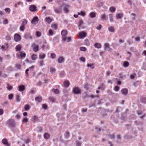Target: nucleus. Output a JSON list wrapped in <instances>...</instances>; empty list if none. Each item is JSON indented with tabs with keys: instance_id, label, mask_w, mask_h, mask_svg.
<instances>
[{
	"instance_id": "obj_1",
	"label": "nucleus",
	"mask_w": 146,
	"mask_h": 146,
	"mask_svg": "<svg viewBox=\"0 0 146 146\" xmlns=\"http://www.w3.org/2000/svg\"><path fill=\"white\" fill-rule=\"evenodd\" d=\"M7 123L10 127H14L15 125V123L14 120L9 119L7 121Z\"/></svg>"
},
{
	"instance_id": "obj_2",
	"label": "nucleus",
	"mask_w": 146,
	"mask_h": 146,
	"mask_svg": "<svg viewBox=\"0 0 146 146\" xmlns=\"http://www.w3.org/2000/svg\"><path fill=\"white\" fill-rule=\"evenodd\" d=\"M62 35L63 36L62 38V40L65 41L66 39V36H65L67 34V31L66 30H63L61 32Z\"/></svg>"
},
{
	"instance_id": "obj_3",
	"label": "nucleus",
	"mask_w": 146,
	"mask_h": 146,
	"mask_svg": "<svg viewBox=\"0 0 146 146\" xmlns=\"http://www.w3.org/2000/svg\"><path fill=\"white\" fill-rule=\"evenodd\" d=\"M54 10V12L57 14L61 13L62 12V7L61 6L55 8Z\"/></svg>"
},
{
	"instance_id": "obj_4",
	"label": "nucleus",
	"mask_w": 146,
	"mask_h": 146,
	"mask_svg": "<svg viewBox=\"0 0 146 146\" xmlns=\"http://www.w3.org/2000/svg\"><path fill=\"white\" fill-rule=\"evenodd\" d=\"M31 47H32L33 50L35 52H36L38 50V45H36L35 43L32 44Z\"/></svg>"
},
{
	"instance_id": "obj_5",
	"label": "nucleus",
	"mask_w": 146,
	"mask_h": 146,
	"mask_svg": "<svg viewBox=\"0 0 146 146\" xmlns=\"http://www.w3.org/2000/svg\"><path fill=\"white\" fill-rule=\"evenodd\" d=\"M73 92L75 94H80V90L78 87L74 88L73 89Z\"/></svg>"
},
{
	"instance_id": "obj_6",
	"label": "nucleus",
	"mask_w": 146,
	"mask_h": 146,
	"mask_svg": "<svg viewBox=\"0 0 146 146\" xmlns=\"http://www.w3.org/2000/svg\"><path fill=\"white\" fill-rule=\"evenodd\" d=\"M63 6L64 11L65 13H68L69 12V8H70V6L66 4H64Z\"/></svg>"
},
{
	"instance_id": "obj_7",
	"label": "nucleus",
	"mask_w": 146,
	"mask_h": 146,
	"mask_svg": "<svg viewBox=\"0 0 146 146\" xmlns=\"http://www.w3.org/2000/svg\"><path fill=\"white\" fill-rule=\"evenodd\" d=\"M38 21V18L37 17H35L31 21V23L34 25L37 24Z\"/></svg>"
},
{
	"instance_id": "obj_8",
	"label": "nucleus",
	"mask_w": 146,
	"mask_h": 146,
	"mask_svg": "<svg viewBox=\"0 0 146 146\" xmlns=\"http://www.w3.org/2000/svg\"><path fill=\"white\" fill-rule=\"evenodd\" d=\"M84 22L82 19H81L79 21L78 23V26L79 29H80V28H84L85 27L82 25Z\"/></svg>"
},
{
	"instance_id": "obj_9",
	"label": "nucleus",
	"mask_w": 146,
	"mask_h": 146,
	"mask_svg": "<svg viewBox=\"0 0 146 146\" xmlns=\"http://www.w3.org/2000/svg\"><path fill=\"white\" fill-rule=\"evenodd\" d=\"M14 39L15 41L17 42L21 39V36L18 34H15L14 35Z\"/></svg>"
},
{
	"instance_id": "obj_10",
	"label": "nucleus",
	"mask_w": 146,
	"mask_h": 146,
	"mask_svg": "<svg viewBox=\"0 0 146 146\" xmlns=\"http://www.w3.org/2000/svg\"><path fill=\"white\" fill-rule=\"evenodd\" d=\"M104 49L108 51L110 50L111 49L110 47V45L108 43H105L104 44Z\"/></svg>"
},
{
	"instance_id": "obj_11",
	"label": "nucleus",
	"mask_w": 146,
	"mask_h": 146,
	"mask_svg": "<svg viewBox=\"0 0 146 146\" xmlns=\"http://www.w3.org/2000/svg\"><path fill=\"white\" fill-rule=\"evenodd\" d=\"M36 7L34 5H31L29 7V10L31 11L34 12L36 10Z\"/></svg>"
},
{
	"instance_id": "obj_12",
	"label": "nucleus",
	"mask_w": 146,
	"mask_h": 146,
	"mask_svg": "<svg viewBox=\"0 0 146 146\" xmlns=\"http://www.w3.org/2000/svg\"><path fill=\"white\" fill-rule=\"evenodd\" d=\"M79 36L81 38H83L86 36V33L83 32H81L79 33Z\"/></svg>"
},
{
	"instance_id": "obj_13",
	"label": "nucleus",
	"mask_w": 146,
	"mask_h": 146,
	"mask_svg": "<svg viewBox=\"0 0 146 146\" xmlns=\"http://www.w3.org/2000/svg\"><path fill=\"white\" fill-rule=\"evenodd\" d=\"M100 17L101 20L103 21H107L108 19V17H107L106 15L105 14L101 15Z\"/></svg>"
},
{
	"instance_id": "obj_14",
	"label": "nucleus",
	"mask_w": 146,
	"mask_h": 146,
	"mask_svg": "<svg viewBox=\"0 0 146 146\" xmlns=\"http://www.w3.org/2000/svg\"><path fill=\"white\" fill-rule=\"evenodd\" d=\"M31 120L33 123H35L36 121H39L38 118L36 115H34L31 119Z\"/></svg>"
},
{
	"instance_id": "obj_15",
	"label": "nucleus",
	"mask_w": 146,
	"mask_h": 146,
	"mask_svg": "<svg viewBox=\"0 0 146 146\" xmlns=\"http://www.w3.org/2000/svg\"><path fill=\"white\" fill-rule=\"evenodd\" d=\"M18 90L19 91L22 92L24 91L25 89V88L23 85H19L18 86Z\"/></svg>"
},
{
	"instance_id": "obj_16",
	"label": "nucleus",
	"mask_w": 146,
	"mask_h": 146,
	"mask_svg": "<svg viewBox=\"0 0 146 146\" xmlns=\"http://www.w3.org/2000/svg\"><path fill=\"white\" fill-rule=\"evenodd\" d=\"M121 92L122 94L126 95L128 93V90L126 88H123L121 90Z\"/></svg>"
},
{
	"instance_id": "obj_17",
	"label": "nucleus",
	"mask_w": 146,
	"mask_h": 146,
	"mask_svg": "<svg viewBox=\"0 0 146 146\" xmlns=\"http://www.w3.org/2000/svg\"><path fill=\"white\" fill-rule=\"evenodd\" d=\"M64 59L62 56L60 57L58 59V63H61L64 61Z\"/></svg>"
},
{
	"instance_id": "obj_18",
	"label": "nucleus",
	"mask_w": 146,
	"mask_h": 146,
	"mask_svg": "<svg viewBox=\"0 0 146 146\" xmlns=\"http://www.w3.org/2000/svg\"><path fill=\"white\" fill-rule=\"evenodd\" d=\"M45 21L48 24H50L52 21H53L52 19H51L50 17H46L45 19Z\"/></svg>"
},
{
	"instance_id": "obj_19",
	"label": "nucleus",
	"mask_w": 146,
	"mask_h": 146,
	"mask_svg": "<svg viewBox=\"0 0 146 146\" xmlns=\"http://www.w3.org/2000/svg\"><path fill=\"white\" fill-rule=\"evenodd\" d=\"M25 37L26 39H32V37L29 34H26L25 35Z\"/></svg>"
},
{
	"instance_id": "obj_20",
	"label": "nucleus",
	"mask_w": 146,
	"mask_h": 146,
	"mask_svg": "<svg viewBox=\"0 0 146 146\" xmlns=\"http://www.w3.org/2000/svg\"><path fill=\"white\" fill-rule=\"evenodd\" d=\"M41 48L43 50H44V49H49L50 48V46L48 44H46V45H43L42 46Z\"/></svg>"
},
{
	"instance_id": "obj_21",
	"label": "nucleus",
	"mask_w": 146,
	"mask_h": 146,
	"mask_svg": "<svg viewBox=\"0 0 146 146\" xmlns=\"http://www.w3.org/2000/svg\"><path fill=\"white\" fill-rule=\"evenodd\" d=\"M44 137L45 139H48L50 137V135L48 133H45L44 134Z\"/></svg>"
},
{
	"instance_id": "obj_22",
	"label": "nucleus",
	"mask_w": 146,
	"mask_h": 146,
	"mask_svg": "<svg viewBox=\"0 0 146 146\" xmlns=\"http://www.w3.org/2000/svg\"><path fill=\"white\" fill-rule=\"evenodd\" d=\"M123 14L122 13H119V14H117L116 15V18L117 19H121L123 17Z\"/></svg>"
},
{
	"instance_id": "obj_23",
	"label": "nucleus",
	"mask_w": 146,
	"mask_h": 146,
	"mask_svg": "<svg viewBox=\"0 0 146 146\" xmlns=\"http://www.w3.org/2000/svg\"><path fill=\"white\" fill-rule=\"evenodd\" d=\"M21 46L20 44L17 45L16 47V50L17 51H20L21 50Z\"/></svg>"
},
{
	"instance_id": "obj_24",
	"label": "nucleus",
	"mask_w": 146,
	"mask_h": 146,
	"mask_svg": "<svg viewBox=\"0 0 146 146\" xmlns=\"http://www.w3.org/2000/svg\"><path fill=\"white\" fill-rule=\"evenodd\" d=\"M90 17L92 18H94L96 16V13L92 12L90 14Z\"/></svg>"
},
{
	"instance_id": "obj_25",
	"label": "nucleus",
	"mask_w": 146,
	"mask_h": 146,
	"mask_svg": "<svg viewBox=\"0 0 146 146\" xmlns=\"http://www.w3.org/2000/svg\"><path fill=\"white\" fill-rule=\"evenodd\" d=\"M94 46L95 47L99 48H101L102 46L101 44L98 43H96Z\"/></svg>"
},
{
	"instance_id": "obj_26",
	"label": "nucleus",
	"mask_w": 146,
	"mask_h": 146,
	"mask_svg": "<svg viewBox=\"0 0 146 146\" xmlns=\"http://www.w3.org/2000/svg\"><path fill=\"white\" fill-rule=\"evenodd\" d=\"M2 143L4 145H6L8 143V142L6 139L4 138L2 140Z\"/></svg>"
},
{
	"instance_id": "obj_27",
	"label": "nucleus",
	"mask_w": 146,
	"mask_h": 146,
	"mask_svg": "<svg viewBox=\"0 0 146 146\" xmlns=\"http://www.w3.org/2000/svg\"><path fill=\"white\" fill-rule=\"evenodd\" d=\"M35 100L38 102H40L42 100V98L41 97H37L35 98Z\"/></svg>"
},
{
	"instance_id": "obj_28",
	"label": "nucleus",
	"mask_w": 146,
	"mask_h": 146,
	"mask_svg": "<svg viewBox=\"0 0 146 146\" xmlns=\"http://www.w3.org/2000/svg\"><path fill=\"white\" fill-rule=\"evenodd\" d=\"M88 97H90L89 96L88 94L86 92H84L83 94L82 98L83 99Z\"/></svg>"
},
{
	"instance_id": "obj_29",
	"label": "nucleus",
	"mask_w": 146,
	"mask_h": 146,
	"mask_svg": "<svg viewBox=\"0 0 146 146\" xmlns=\"http://www.w3.org/2000/svg\"><path fill=\"white\" fill-rule=\"evenodd\" d=\"M105 88V85L103 84H102L100 85V87L98 88V89L104 90Z\"/></svg>"
},
{
	"instance_id": "obj_30",
	"label": "nucleus",
	"mask_w": 146,
	"mask_h": 146,
	"mask_svg": "<svg viewBox=\"0 0 146 146\" xmlns=\"http://www.w3.org/2000/svg\"><path fill=\"white\" fill-rule=\"evenodd\" d=\"M109 31L111 32H113L115 31L114 27L112 26H110L108 28Z\"/></svg>"
},
{
	"instance_id": "obj_31",
	"label": "nucleus",
	"mask_w": 146,
	"mask_h": 146,
	"mask_svg": "<svg viewBox=\"0 0 146 146\" xmlns=\"http://www.w3.org/2000/svg\"><path fill=\"white\" fill-rule=\"evenodd\" d=\"M50 72L51 73H54L56 72V70L54 68L52 67H50Z\"/></svg>"
},
{
	"instance_id": "obj_32",
	"label": "nucleus",
	"mask_w": 146,
	"mask_h": 146,
	"mask_svg": "<svg viewBox=\"0 0 146 146\" xmlns=\"http://www.w3.org/2000/svg\"><path fill=\"white\" fill-rule=\"evenodd\" d=\"M16 100L17 102H19L20 101L21 99L20 98V96L18 95H17L16 96Z\"/></svg>"
},
{
	"instance_id": "obj_33",
	"label": "nucleus",
	"mask_w": 146,
	"mask_h": 146,
	"mask_svg": "<svg viewBox=\"0 0 146 146\" xmlns=\"http://www.w3.org/2000/svg\"><path fill=\"white\" fill-rule=\"evenodd\" d=\"M70 83L69 81H66L64 82V85L65 87H67L69 86Z\"/></svg>"
},
{
	"instance_id": "obj_34",
	"label": "nucleus",
	"mask_w": 146,
	"mask_h": 146,
	"mask_svg": "<svg viewBox=\"0 0 146 146\" xmlns=\"http://www.w3.org/2000/svg\"><path fill=\"white\" fill-rule=\"evenodd\" d=\"M27 23V21L26 19H23L22 22V25L25 26Z\"/></svg>"
},
{
	"instance_id": "obj_35",
	"label": "nucleus",
	"mask_w": 146,
	"mask_h": 146,
	"mask_svg": "<svg viewBox=\"0 0 146 146\" xmlns=\"http://www.w3.org/2000/svg\"><path fill=\"white\" fill-rule=\"evenodd\" d=\"M20 56L21 58H25L26 56V54L25 53H23L22 52H20Z\"/></svg>"
},
{
	"instance_id": "obj_36",
	"label": "nucleus",
	"mask_w": 146,
	"mask_h": 146,
	"mask_svg": "<svg viewBox=\"0 0 146 146\" xmlns=\"http://www.w3.org/2000/svg\"><path fill=\"white\" fill-rule=\"evenodd\" d=\"M109 16L110 21L111 22H113V14H110L109 15Z\"/></svg>"
},
{
	"instance_id": "obj_37",
	"label": "nucleus",
	"mask_w": 146,
	"mask_h": 146,
	"mask_svg": "<svg viewBox=\"0 0 146 146\" xmlns=\"http://www.w3.org/2000/svg\"><path fill=\"white\" fill-rule=\"evenodd\" d=\"M30 107L28 105H26L25 107V110L26 111H28L30 109Z\"/></svg>"
},
{
	"instance_id": "obj_38",
	"label": "nucleus",
	"mask_w": 146,
	"mask_h": 146,
	"mask_svg": "<svg viewBox=\"0 0 146 146\" xmlns=\"http://www.w3.org/2000/svg\"><path fill=\"white\" fill-rule=\"evenodd\" d=\"M84 44L87 46H88L90 45L89 42L88 40L86 39L84 41Z\"/></svg>"
},
{
	"instance_id": "obj_39",
	"label": "nucleus",
	"mask_w": 146,
	"mask_h": 146,
	"mask_svg": "<svg viewBox=\"0 0 146 146\" xmlns=\"http://www.w3.org/2000/svg\"><path fill=\"white\" fill-rule=\"evenodd\" d=\"M52 91L56 94H58L59 93V90L57 89H54L53 88L52 89Z\"/></svg>"
},
{
	"instance_id": "obj_40",
	"label": "nucleus",
	"mask_w": 146,
	"mask_h": 146,
	"mask_svg": "<svg viewBox=\"0 0 146 146\" xmlns=\"http://www.w3.org/2000/svg\"><path fill=\"white\" fill-rule=\"evenodd\" d=\"M31 58L32 60H35L36 58V55L34 54H33L31 56Z\"/></svg>"
},
{
	"instance_id": "obj_41",
	"label": "nucleus",
	"mask_w": 146,
	"mask_h": 146,
	"mask_svg": "<svg viewBox=\"0 0 146 146\" xmlns=\"http://www.w3.org/2000/svg\"><path fill=\"white\" fill-rule=\"evenodd\" d=\"M131 15L132 16V19L133 21H134L135 19V17L136 14L135 13H132L131 14Z\"/></svg>"
},
{
	"instance_id": "obj_42",
	"label": "nucleus",
	"mask_w": 146,
	"mask_h": 146,
	"mask_svg": "<svg viewBox=\"0 0 146 146\" xmlns=\"http://www.w3.org/2000/svg\"><path fill=\"white\" fill-rule=\"evenodd\" d=\"M7 89L9 90H11L13 88L12 86L11 85H10L9 84H7Z\"/></svg>"
},
{
	"instance_id": "obj_43",
	"label": "nucleus",
	"mask_w": 146,
	"mask_h": 146,
	"mask_svg": "<svg viewBox=\"0 0 146 146\" xmlns=\"http://www.w3.org/2000/svg\"><path fill=\"white\" fill-rule=\"evenodd\" d=\"M80 50L82 51H86V48L84 47H80Z\"/></svg>"
},
{
	"instance_id": "obj_44",
	"label": "nucleus",
	"mask_w": 146,
	"mask_h": 146,
	"mask_svg": "<svg viewBox=\"0 0 146 146\" xmlns=\"http://www.w3.org/2000/svg\"><path fill=\"white\" fill-rule=\"evenodd\" d=\"M110 11L111 12H114L115 11V8L113 7H111L110 9Z\"/></svg>"
},
{
	"instance_id": "obj_45",
	"label": "nucleus",
	"mask_w": 146,
	"mask_h": 146,
	"mask_svg": "<svg viewBox=\"0 0 146 146\" xmlns=\"http://www.w3.org/2000/svg\"><path fill=\"white\" fill-rule=\"evenodd\" d=\"M44 61L43 60H40L38 62V64L40 66H42L44 65Z\"/></svg>"
},
{
	"instance_id": "obj_46",
	"label": "nucleus",
	"mask_w": 146,
	"mask_h": 146,
	"mask_svg": "<svg viewBox=\"0 0 146 146\" xmlns=\"http://www.w3.org/2000/svg\"><path fill=\"white\" fill-rule=\"evenodd\" d=\"M141 102L144 103H146V98L142 97L141 99Z\"/></svg>"
},
{
	"instance_id": "obj_47",
	"label": "nucleus",
	"mask_w": 146,
	"mask_h": 146,
	"mask_svg": "<svg viewBox=\"0 0 146 146\" xmlns=\"http://www.w3.org/2000/svg\"><path fill=\"white\" fill-rule=\"evenodd\" d=\"M70 136V133L68 131H66L65 132V137L66 138H68Z\"/></svg>"
},
{
	"instance_id": "obj_48",
	"label": "nucleus",
	"mask_w": 146,
	"mask_h": 146,
	"mask_svg": "<svg viewBox=\"0 0 146 146\" xmlns=\"http://www.w3.org/2000/svg\"><path fill=\"white\" fill-rule=\"evenodd\" d=\"M33 71V69H30L29 68V69H27L25 72L26 75H27V76H28V72L29 71Z\"/></svg>"
},
{
	"instance_id": "obj_49",
	"label": "nucleus",
	"mask_w": 146,
	"mask_h": 146,
	"mask_svg": "<svg viewBox=\"0 0 146 146\" xmlns=\"http://www.w3.org/2000/svg\"><path fill=\"white\" fill-rule=\"evenodd\" d=\"M49 99L52 102H54L55 100V98L53 97H50L49 98Z\"/></svg>"
},
{
	"instance_id": "obj_50",
	"label": "nucleus",
	"mask_w": 146,
	"mask_h": 146,
	"mask_svg": "<svg viewBox=\"0 0 146 146\" xmlns=\"http://www.w3.org/2000/svg\"><path fill=\"white\" fill-rule=\"evenodd\" d=\"M87 66L88 67H90L92 68V69H94V64H87Z\"/></svg>"
},
{
	"instance_id": "obj_51",
	"label": "nucleus",
	"mask_w": 146,
	"mask_h": 146,
	"mask_svg": "<svg viewBox=\"0 0 146 146\" xmlns=\"http://www.w3.org/2000/svg\"><path fill=\"white\" fill-rule=\"evenodd\" d=\"M140 82L139 81H137L134 83V85L135 87H137L138 85L140 84Z\"/></svg>"
},
{
	"instance_id": "obj_52",
	"label": "nucleus",
	"mask_w": 146,
	"mask_h": 146,
	"mask_svg": "<svg viewBox=\"0 0 146 146\" xmlns=\"http://www.w3.org/2000/svg\"><path fill=\"white\" fill-rule=\"evenodd\" d=\"M13 97V94H11L9 95L8 98L10 100L12 99Z\"/></svg>"
},
{
	"instance_id": "obj_53",
	"label": "nucleus",
	"mask_w": 146,
	"mask_h": 146,
	"mask_svg": "<svg viewBox=\"0 0 146 146\" xmlns=\"http://www.w3.org/2000/svg\"><path fill=\"white\" fill-rule=\"evenodd\" d=\"M129 65V63L127 62H125L123 63V66L125 67H127Z\"/></svg>"
},
{
	"instance_id": "obj_54",
	"label": "nucleus",
	"mask_w": 146,
	"mask_h": 146,
	"mask_svg": "<svg viewBox=\"0 0 146 146\" xmlns=\"http://www.w3.org/2000/svg\"><path fill=\"white\" fill-rule=\"evenodd\" d=\"M84 88H85L86 90H88L89 89V84H85L84 85Z\"/></svg>"
},
{
	"instance_id": "obj_55",
	"label": "nucleus",
	"mask_w": 146,
	"mask_h": 146,
	"mask_svg": "<svg viewBox=\"0 0 146 146\" xmlns=\"http://www.w3.org/2000/svg\"><path fill=\"white\" fill-rule=\"evenodd\" d=\"M80 61L82 62H85V58L84 57H81L80 58Z\"/></svg>"
},
{
	"instance_id": "obj_56",
	"label": "nucleus",
	"mask_w": 146,
	"mask_h": 146,
	"mask_svg": "<svg viewBox=\"0 0 146 146\" xmlns=\"http://www.w3.org/2000/svg\"><path fill=\"white\" fill-rule=\"evenodd\" d=\"M5 39L6 40H9L11 39V37L10 35H7L6 36Z\"/></svg>"
},
{
	"instance_id": "obj_57",
	"label": "nucleus",
	"mask_w": 146,
	"mask_h": 146,
	"mask_svg": "<svg viewBox=\"0 0 146 146\" xmlns=\"http://www.w3.org/2000/svg\"><path fill=\"white\" fill-rule=\"evenodd\" d=\"M76 146H80L81 145V143L78 141H76Z\"/></svg>"
},
{
	"instance_id": "obj_58",
	"label": "nucleus",
	"mask_w": 146,
	"mask_h": 146,
	"mask_svg": "<svg viewBox=\"0 0 146 146\" xmlns=\"http://www.w3.org/2000/svg\"><path fill=\"white\" fill-rule=\"evenodd\" d=\"M109 137L111 139H114L115 138V135L114 134H110L108 135Z\"/></svg>"
},
{
	"instance_id": "obj_59",
	"label": "nucleus",
	"mask_w": 146,
	"mask_h": 146,
	"mask_svg": "<svg viewBox=\"0 0 146 146\" xmlns=\"http://www.w3.org/2000/svg\"><path fill=\"white\" fill-rule=\"evenodd\" d=\"M51 27L54 29H56L57 28V26L56 24H53L51 26Z\"/></svg>"
},
{
	"instance_id": "obj_60",
	"label": "nucleus",
	"mask_w": 146,
	"mask_h": 146,
	"mask_svg": "<svg viewBox=\"0 0 146 146\" xmlns=\"http://www.w3.org/2000/svg\"><path fill=\"white\" fill-rule=\"evenodd\" d=\"M39 56L40 58L44 59L45 57V55L44 54H40Z\"/></svg>"
},
{
	"instance_id": "obj_61",
	"label": "nucleus",
	"mask_w": 146,
	"mask_h": 146,
	"mask_svg": "<svg viewBox=\"0 0 146 146\" xmlns=\"http://www.w3.org/2000/svg\"><path fill=\"white\" fill-rule=\"evenodd\" d=\"M53 31L52 29H50L49 31V35H52L53 34Z\"/></svg>"
},
{
	"instance_id": "obj_62",
	"label": "nucleus",
	"mask_w": 146,
	"mask_h": 146,
	"mask_svg": "<svg viewBox=\"0 0 146 146\" xmlns=\"http://www.w3.org/2000/svg\"><path fill=\"white\" fill-rule=\"evenodd\" d=\"M41 35V33L39 31L36 32V36L37 37H40Z\"/></svg>"
},
{
	"instance_id": "obj_63",
	"label": "nucleus",
	"mask_w": 146,
	"mask_h": 146,
	"mask_svg": "<svg viewBox=\"0 0 146 146\" xmlns=\"http://www.w3.org/2000/svg\"><path fill=\"white\" fill-rule=\"evenodd\" d=\"M119 89V87L117 86H115L114 88V90L116 91H118Z\"/></svg>"
},
{
	"instance_id": "obj_64",
	"label": "nucleus",
	"mask_w": 146,
	"mask_h": 146,
	"mask_svg": "<svg viewBox=\"0 0 146 146\" xmlns=\"http://www.w3.org/2000/svg\"><path fill=\"white\" fill-rule=\"evenodd\" d=\"M65 75V72L64 71H62L60 73V76L61 77H62Z\"/></svg>"
}]
</instances>
